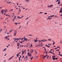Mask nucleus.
<instances>
[{"label":"nucleus","mask_w":62,"mask_h":62,"mask_svg":"<svg viewBox=\"0 0 62 62\" xmlns=\"http://www.w3.org/2000/svg\"><path fill=\"white\" fill-rule=\"evenodd\" d=\"M13 16H12L13 17V16H14V13H13Z\"/></svg>","instance_id":"obj_40"},{"label":"nucleus","mask_w":62,"mask_h":62,"mask_svg":"<svg viewBox=\"0 0 62 62\" xmlns=\"http://www.w3.org/2000/svg\"><path fill=\"white\" fill-rule=\"evenodd\" d=\"M17 39V38H14L13 39L14 40V39H15L14 40L15 41H16V40H17V39Z\"/></svg>","instance_id":"obj_18"},{"label":"nucleus","mask_w":62,"mask_h":62,"mask_svg":"<svg viewBox=\"0 0 62 62\" xmlns=\"http://www.w3.org/2000/svg\"><path fill=\"white\" fill-rule=\"evenodd\" d=\"M55 44V43L54 42V41H53V45H54V44Z\"/></svg>","instance_id":"obj_39"},{"label":"nucleus","mask_w":62,"mask_h":62,"mask_svg":"<svg viewBox=\"0 0 62 62\" xmlns=\"http://www.w3.org/2000/svg\"><path fill=\"white\" fill-rule=\"evenodd\" d=\"M43 13V12H40L39 13L40 14H42Z\"/></svg>","instance_id":"obj_44"},{"label":"nucleus","mask_w":62,"mask_h":62,"mask_svg":"<svg viewBox=\"0 0 62 62\" xmlns=\"http://www.w3.org/2000/svg\"><path fill=\"white\" fill-rule=\"evenodd\" d=\"M19 55L18 54H17L16 55L17 56V57H18V56Z\"/></svg>","instance_id":"obj_33"},{"label":"nucleus","mask_w":62,"mask_h":62,"mask_svg":"<svg viewBox=\"0 0 62 62\" xmlns=\"http://www.w3.org/2000/svg\"><path fill=\"white\" fill-rule=\"evenodd\" d=\"M11 10V11H13V9H11V10Z\"/></svg>","instance_id":"obj_50"},{"label":"nucleus","mask_w":62,"mask_h":62,"mask_svg":"<svg viewBox=\"0 0 62 62\" xmlns=\"http://www.w3.org/2000/svg\"><path fill=\"white\" fill-rule=\"evenodd\" d=\"M48 41H51V39H48Z\"/></svg>","instance_id":"obj_27"},{"label":"nucleus","mask_w":62,"mask_h":62,"mask_svg":"<svg viewBox=\"0 0 62 62\" xmlns=\"http://www.w3.org/2000/svg\"><path fill=\"white\" fill-rule=\"evenodd\" d=\"M17 39L18 40H20V39H19V38H17V39Z\"/></svg>","instance_id":"obj_28"},{"label":"nucleus","mask_w":62,"mask_h":62,"mask_svg":"<svg viewBox=\"0 0 62 62\" xmlns=\"http://www.w3.org/2000/svg\"><path fill=\"white\" fill-rule=\"evenodd\" d=\"M23 46V45L21 46H20V47H22Z\"/></svg>","instance_id":"obj_31"},{"label":"nucleus","mask_w":62,"mask_h":62,"mask_svg":"<svg viewBox=\"0 0 62 62\" xmlns=\"http://www.w3.org/2000/svg\"><path fill=\"white\" fill-rule=\"evenodd\" d=\"M24 52H25L26 51V50H25L23 51Z\"/></svg>","instance_id":"obj_53"},{"label":"nucleus","mask_w":62,"mask_h":62,"mask_svg":"<svg viewBox=\"0 0 62 62\" xmlns=\"http://www.w3.org/2000/svg\"><path fill=\"white\" fill-rule=\"evenodd\" d=\"M27 58H28L27 56V55H26L25 58V59H26V61L27 60Z\"/></svg>","instance_id":"obj_9"},{"label":"nucleus","mask_w":62,"mask_h":62,"mask_svg":"<svg viewBox=\"0 0 62 62\" xmlns=\"http://www.w3.org/2000/svg\"><path fill=\"white\" fill-rule=\"evenodd\" d=\"M24 51H23V50H22V54H24Z\"/></svg>","instance_id":"obj_14"},{"label":"nucleus","mask_w":62,"mask_h":62,"mask_svg":"<svg viewBox=\"0 0 62 62\" xmlns=\"http://www.w3.org/2000/svg\"><path fill=\"white\" fill-rule=\"evenodd\" d=\"M49 57V56L48 55L47 57V58H48Z\"/></svg>","instance_id":"obj_51"},{"label":"nucleus","mask_w":62,"mask_h":62,"mask_svg":"<svg viewBox=\"0 0 62 62\" xmlns=\"http://www.w3.org/2000/svg\"><path fill=\"white\" fill-rule=\"evenodd\" d=\"M6 16H9V15H6Z\"/></svg>","instance_id":"obj_35"},{"label":"nucleus","mask_w":62,"mask_h":62,"mask_svg":"<svg viewBox=\"0 0 62 62\" xmlns=\"http://www.w3.org/2000/svg\"><path fill=\"white\" fill-rule=\"evenodd\" d=\"M35 52L36 53V54H37V53H38V52H37V51L36 52V51H35Z\"/></svg>","instance_id":"obj_36"},{"label":"nucleus","mask_w":62,"mask_h":62,"mask_svg":"<svg viewBox=\"0 0 62 62\" xmlns=\"http://www.w3.org/2000/svg\"><path fill=\"white\" fill-rule=\"evenodd\" d=\"M34 40L35 43L36 42H37V40Z\"/></svg>","instance_id":"obj_23"},{"label":"nucleus","mask_w":62,"mask_h":62,"mask_svg":"<svg viewBox=\"0 0 62 62\" xmlns=\"http://www.w3.org/2000/svg\"><path fill=\"white\" fill-rule=\"evenodd\" d=\"M47 14V13H44V14Z\"/></svg>","instance_id":"obj_58"},{"label":"nucleus","mask_w":62,"mask_h":62,"mask_svg":"<svg viewBox=\"0 0 62 62\" xmlns=\"http://www.w3.org/2000/svg\"><path fill=\"white\" fill-rule=\"evenodd\" d=\"M17 48H18V49H19V47H17Z\"/></svg>","instance_id":"obj_59"},{"label":"nucleus","mask_w":62,"mask_h":62,"mask_svg":"<svg viewBox=\"0 0 62 62\" xmlns=\"http://www.w3.org/2000/svg\"><path fill=\"white\" fill-rule=\"evenodd\" d=\"M55 16H56L57 17H58V16H56V15H55Z\"/></svg>","instance_id":"obj_54"},{"label":"nucleus","mask_w":62,"mask_h":62,"mask_svg":"<svg viewBox=\"0 0 62 62\" xmlns=\"http://www.w3.org/2000/svg\"><path fill=\"white\" fill-rule=\"evenodd\" d=\"M60 10H62V8L61 9H60Z\"/></svg>","instance_id":"obj_57"},{"label":"nucleus","mask_w":62,"mask_h":62,"mask_svg":"<svg viewBox=\"0 0 62 62\" xmlns=\"http://www.w3.org/2000/svg\"><path fill=\"white\" fill-rule=\"evenodd\" d=\"M5 39H7L8 38V36L5 37Z\"/></svg>","instance_id":"obj_19"},{"label":"nucleus","mask_w":62,"mask_h":62,"mask_svg":"<svg viewBox=\"0 0 62 62\" xmlns=\"http://www.w3.org/2000/svg\"><path fill=\"white\" fill-rule=\"evenodd\" d=\"M52 18V17H51V18H50V17H49L48 18H47V20H51Z\"/></svg>","instance_id":"obj_8"},{"label":"nucleus","mask_w":62,"mask_h":62,"mask_svg":"<svg viewBox=\"0 0 62 62\" xmlns=\"http://www.w3.org/2000/svg\"><path fill=\"white\" fill-rule=\"evenodd\" d=\"M0 32H1V31L2 30V29H0Z\"/></svg>","instance_id":"obj_43"},{"label":"nucleus","mask_w":62,"mask_h":62,"mask_svg":"<svg viewBox=\"0 0 62 62\" xmlns=\"http://www.w3.org/2000/svg\"><path fill=\"white\" fill-rule=\"evenodd\" d=\"M28 17H27L25 19V20H27V19H28Z\"/></svg>","instance_id":"obj_45"},{"label":"nucleus","mask_w":62,"mask_h":62,"mask_svg":"<svg viewBox=\"0 0 62 62\" xmlns=\"http://www.w3.org/2000/svg\"><path fill=\"white\" fill-rule=\"evenodd\" d=\"M6 47L7 48H8V46H6Z\"/></svg>","instance_id":"obj_41"},{"label":"nucleus","mask_w":62,"mask_h":62,"mask_svg":"<svg viewBox=\"0 0 62 62\" xmlns=\"http://www.w3.org/2000/svg\"><path fill=\"white\" fill-rule=\"evenodd\" d=\"M31 51H32L31 52H32V53H33V51L32 50H31Z\"/></svg>","instance_id":"obj_60"},{"label":"nucleus","mask_w":62,"mask_h":62,"mask_svg":"<svg viewBox=\"0 0 62 62\" xmlns=\"http://www.w3.org/2000/svg\"><path fill=\"white\" fill-rule=\"evenodd\" d=\"M41 46L40 45V44H39L38 45V46Z\"/></svg>","instance_id":"obj_42"},{"label":"nucleus","mask_w":62,"mask_h":62,"mask_svg":"<svg viewBox=\"0 0 62 62\" xmlns=\"http://www.w3.org/2000/svg\"><path fill=\"white\" fill-rule=\"evenodd\" d=\"M47 55H46L45 56H44L43 57V58H46V57H47Z\"/></svg>","instance_id":"obj_13"},{"label":"nucleus","mask_w":62,"mask_h":62,"mask_svg":"<svg viewBox=\"0 0 62 62\" xmlns=\"http://www.w3.org/2000/svg\"><path fill=\"white\" fill-rule=\"evenodd\" d=\"M60 16H62V15H61Z\"/></svg>","instance_id":"obj_63"},{"label":"nucleus","mask_w":62,"mask_h":62,"mask_svg":"<svg viewBox=\"0 0 62 62\" xmlns=\"http://www.w3.org/2000/svg\"><path fill=\"white\" fill-rule=\"evenodd\" d=\"M19 43H20L21 44L22 43H23L22 41L21 42H19Z\"/></svg>","instance_id":"obj_34"},{"label":"nucleus","mask_w":62,"mask_h":62,"mask_svg":"<svg viewBox=\"0 0 62 62\" xmlns=\"http://www.w3.org/2000/svg\"><path fill=\"white\" fill-rule=\"evenodd\" d=\"M60 0H57L56 1V2H58V1H60Z\"/></svg>","instance_id":"obj_26"},{"label":"nucleus","mask_w":62,"mask_h":62,"mask_svg":"<svg viewBox=\"0 0 62 62\" xmlns=\"http://www.w3.org/2000/svg\"><path fill=\"white\" fill-rule=\"evenodd\" d=\"M29 36H33V35H29Z\"/></svg>","instance_id":"obj_32"},{"label":"nucleus","mask_w":62,"mask_h":62,"mask_svg":"<svg viewBox=\"0 0 62 62\" xmlns=\"http://www.w3.org/2000/svg\"><path fill=\"white\" fill-rule=\"evenodd\" d=\"M12 30H11V31H10V33L11 32H12Z\"/></svg>","instance_id":"obj_30"},{"label":"nucleus","mask_w":62,"mask_h":62,"mask_svg":"<svg viewBox=\"0 0 62 62\" xmlns=\"http://www.w3.org/2000/svg\"><path fill=\"white\" fill-rule=\"evenodd\" d=\"M60 3V1L58 2V4H59Z\"/></svg>","instance_id":"obj_37"},{"label":"nucleus","mask_w":62,"mask_h":62,"mask_svg":"<svg viewBox=\"0 0 62 62\" xmlns=\"http://www.w3.org/2000/svg\"><path fill=\"white\" fill-rule=\"evenodd\" d=\"M59 54H61V52H59Z\"/></svg>","instance_id":"obj_52"},{"label":"nucleus","mask_w":62,"mask_h":62,"mask_svg":"<svg viewBox=\"0 0 62 62\" xmlns=\"http://www.w3.org/2000/svg\"><path fill=\"white\" fill-rule=\"evenodd\" d=\"M27 54H28V56H31V53L30 54L29 53H27Z\"/></svg>","instance_id":"obj_4"},{"label":"nucleus","mask_w":62,"mask_h":62,"mask_svg":"<svg viewBox=\"0 0 62 62\" xmlns=\"http://www.w3.org/2000/svg\"><path fill=\"white\" fill-rule=\"evenodd\" d=\"M28 22H27V25H28Z\"/></svg>","instance_id":"obj_62"},{"label":"nucleus","mask_w":62,"mask_h":62,"mask_svg":"<svg viewBox=\"0 0 62 62\" xmlns=\"http://www.w3.org/2000/svg\"><path fill=\"white\" fill-rule=\"evenodd\" d=\"M40 42H41V41H43V40H41V41H40Z\"/></svg>","instance_id":"obj_46"},{"label":"nucleus","mask_w":62,"mask_h":62,"mask_svg":"<svg viewBox=\"0 0 62 62\" xmlns=\"http://www.w3.org/2000/svg\"><path fill=\"white\" fill-rule=\"evenodd\" d=\"M1 13L2 12V14H4V10H1Z\"/></svg>","instance_id":"obj_7"},{"label":"nucleus","mask_w":62,"mask_h":62,"mask_svg":"<svg viewBox=\"0 0 62 62\" xmlns=\"http://www.w3.org/2000/svg\"><path fill=\"white\" fill-rule=\"evenodd\" d=\"M44 49H45V50H46V49L45 48H44Z\"/></svg>","instance_id":"obj_61"},{"label":"nucleus","mask_w":62,"mask_h":62,"mask_svg":"<svg viewBox=\"0 0 62 62\" xmlns=\"http://www.w3.org/2000/svg\"><path fill=\"white\" fill-rule=\"evenodd\" d=\"M18 18L19 19L20 18V17L19 16H18L17 17V18Z\"/></svg>","instance_id":"obj_38"},{"label":"nucleus","mask_w":62,"mask_h":62,"mask_svg":"<svg viewBox=\"0 0 62 62\" xmlns=\"http://www.w3.org/2000/svg\"><path fill=\"white\" fill-rule=\"evenodd\" d=\"M33 58V57H32L31 58H30L31 60H32V59Z\"/></svg>","instance_id":"obj_24"},{"label":"nucleus","mask_w":62,"mask_h":62,"mask_svg":"<svg viewBox=\"0 0 62 62\" xmlns=\"http://www.w3.org/2000/svg\"><path fill=\"white\" fill-rule=\"evenodd\" d=\"M54 16V15H53V16H48V17H53Z\"/></svg>","instance_id":"obj_11"},{"label":"nucleus","mask_w":62,"mask_h":62,"mask_svg":"<svg viewBox=\"0 0 62 62\" xmlns=\"http://www.w3.org/2000/svg\"><path fill=\"white\" fill-rule=\"evenodd\" d=\"M49 53H53L51 51H49Z\"/></svg>","instance_id":"obj_20"},{"label":"nucleus","mask_w":62,"mask_h":62,"mask_svg":"<svg viewBox=\"0 0 62 62\" xmlns=\"http://www.w3.org/2000/svg\"><path fill=\"white\" fill-rule=\"evenodd\" d=\"M23 38H22V39H21V40H23Z\"/></svg>","instance_id":"obj_56"},{"label":"nucleus","mask_w":62,"mask_h":62,"mask_svg":"<svg viewBox=\"0 0 62 62\" xmlns=\"http://www.w3.org/2000/svg\"><path fill=\"white\" fill-rule=\"evenodd\" d=\"M53 6V5H51L50 6H47V7L48 8H49L51 7L52 6Z\"/></svg>","instance_id":"obj_6"},{"label":"nucleus","mask_w":62,"mask_h":62,"mask_svg":"<svg viewBox=\"0 0 62 62\" xmlns=\"http://www.w3.org/2000/svg\"><path fill=\"white\" fill-rule=\"evenodd\" d=\"M59 56H62V55H61L60 54H59Z\"/></svg>","instance_id":"obj_25"},{"label":"nucleus","mask_w":62,"mask_h":62,"mask_svg":"<svg viewBox=\"0 0 62 62\" xmlns=\"http://www.w3.org/2000/svg\"><path fill=\"white\" fill-rule=\"evenodd\" d=\"M16 31H15L14 32V36H15L16 35Z\"/></svg>","instance_id":"obj_2"},{"label":"nucleus","mask_w":62,"mask_h":62,"mask_svg":"<svg viewBox=\"0 0 62 62\" xmlns=\"http://www.w3.org/2000/svg\"><path fill=\"white\" fill-rule=\"evenodd\" d=\"M20 57H19V61H20Z\"/></svg>","instance_id":"obj_49"},{"label":"nucleus","mask_w":62,"mask_h":62,"mask_svg":"<svg viewBox=\"0 0 62 62\" xmlns=\"http://www.w3.org/2000/svg\"><path fill=\"white\" fill-rule=\"evenodd\" d=\"M16 16H14V18H13L12 19H12V20L13 21H15V19L16 18Z\"/></svg>","instance_id":"obj_3"},{"label":"nucleus","mask_w":62,"mask_h":62,"mask_svg":"<svg viewBox=\"0 0 62 62\" xmlns=\"http://www.w3.org/2000/svg\"><path fill=\"white\" fill-rule=\"evenodd\" d=\"M62 12L61 11H60V13H61Z\"/></svg>","instance_id":"obj_64"},{"label":"nucleus","mask_w":62,"mask_h":62,"mask_svg":"<svg viewBox=\"0 0 62 62\" xmlns=\"http://www.w3.org/2000/svg\"><path fill=\"white\" fill-rule=\"evenodd\" d=\"M24 41H27V39L26 38H25L24 39Z\"/></svg>","instance_id":"obj_10"},{"label":"nucleus","mask_w":62,"mask_h":62,"mask_svg":"<svg viewBox=\"0 0 62 62\" xmlns=\"http://www.w3.org/2000/svg\"><path fill=\"white\" fill-rule=\"evenodd\" d=\"M14 56H12V57H11L10 58H9L8 59V60L9 61L11 59H12V58H13V57Z\"/></svg>","instance_id":"obj_5"},{"label":"nucleus","mask_w":62,"mask_h":62,"mask_svg":"<svg viewBox=\"0 0 62 62\" xmlns=\"http://www.w3.org/2000/svg\"><path fill=\"white\" fill-rule=\"evenodd\" d=\"M24 40H23L22 41V43L23 42H24Z\"/></svg>","instance_id":"obj_29"},{"label":"nucleus","mask_w":62,"mask_h":62,"mask_svg":"<svg viewBox=\"0 0 62 62\" xmlns=\"http://www.w3.org/2000/svg\"><path fill=\"white\" fill-rule=\"evenodd\" d=\"M47 41V40H46L45 39H44L43 40V42H45V41Z\"/></svg>","instance_id":"obj_12"},{"label":"nucleus","mask_w":62,"mask_h":62,"mask_svg":"<svg viewBox=\"0 0 62 62\" xmlns=\"http://www.w3.org/2000/svg\"><path fill=\"white\" fill-rule=\"evenodd\" d=\"M60 43L61 44H62V40H61L60 41Z\"/></svg>","instance_id":"obj_17"},{"label":"nucleus","mask_w":62,"mask_h":62,"mask_svg":"<svg viewBox=\"0 0 62 62\" xmlns=\"http://www.w3.org/2000/svg\"><path fill=\"white\" fill-rule=\"evenodd\" d=\"M14 24H15V25H16L18 23H14Z\"/></svg>","instance_id":"obj_21"},{"label":"nucleus","mask_w":62,"mask_h":62,"mask_svg":"<svg viewBox=\"0 0 62 62\" xmlns=\"http://www.w3.org/2000/svg\"><path fill=\"white\" fill-rule=\"evenodd\" d=\"M32 44H31V46L30 47H32Z\"/></svg>","instance_id":"obj_22"},{"label":"nucleus","mask_w":62,"mask_h":62,"mask_svg":"<svg viewBox=\"0 0 62 62\" xmlns=\"http://www.w3.org/2000/svg\"><path fill=\"white\" fill-rule=\"evenodd\" d=\"M25 1L26 2H29L30 1V0H26Z\"/></svg>","instance_id":"obj_16"},{"label":"nucleus","mask_w":62,"mask_h":62,"mask_svg":"<svg viewBox=\"0 0 62 62\" xmlns=\"http://www.w3.org/2000/svg\"><path fill=\"white\" fill-rule=\"evenodd\" d=\"M55 56L54 55L52 57V59L54 60H57L58 59V58H55L54 57Z\"/></svg>","instance_id":"obj_1"},{"label":"nucleus","mask_w":62,"mask_h":62,"mask_svg":"<svg viewBox=\"0 0 62 62\" xmlns=\"http://www.w3.org/2000/svg\"><path fill=\"white\" fill-rule=\"evenodd\" d=\"M40 42H41V41H43V40H41V41H40Z\"/></svg>","instance_id":"obj_47"},{"label":"nucleus","mask_w":62,"mask_h":62,"mask_svg":"<svg viewBox=\"0 0 62 62\" xmlns=\"http://www.w3.org/2000/svg\"><path fill=\"white\" fill-rule=\"evenodd\" d=\"M6 15V12H5V13H4V15Z\"/></svg>","instance_id":"obj_55"},{"label":"nucleus","mask_w":62,"mask_h":62,"mask_svg":"<svg viewBox=\"0 0 62 62\" xmlns=\"http://www.w3.org/2000/svg\"><path fill=\"white\" fill-rule=\"evenodd\" d=\"M7 49H4L3 50V52H5V51H6V50Z\"/></svg>","instance_id":"obj_15"},{"label":"nucleus","mask_w":62,"mask_h":62,"mask_svg":"<svg viewBox=\"0 0 62 62\" xmlns=\"http://www.w3.org/2000/svg\"><path fill=\"white\" fill-rule=\"evenodd\" d=\"M3 62H6V60H4Z\"/></svg>","instance_id":"obj_48"}]
</instances>
